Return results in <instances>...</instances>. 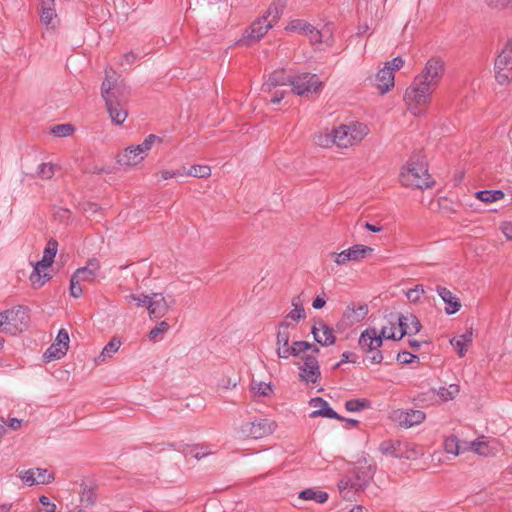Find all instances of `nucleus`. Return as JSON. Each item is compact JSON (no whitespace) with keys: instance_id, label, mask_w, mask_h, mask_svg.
Segmentation results:
<instances>
[{"instance_id":"nucleus-1","label":"nucleus","mask_w":512,"mask_h":512,"mask_svg":"<svg viewBox=\"0 0 512 512\" xmlns=\"http://www.w3.org/2000/svg\"><path fill=\"white\" fill-rule=\"evenodd\" d=\"M128 95L129 87L121 76L115 73L106 75L101 85V96L112 124L122 125L126 121Z\"/></svg>"},{"instance_id":"nucleus-2","label":"nucleus","mask_w":512,"mask_h":512,"mask_svg":"<svg viewBox=\"0 0 512 512\" xmlns=\"http://www.w3.org/2000/svg\"><path fill=\"white\" fill-rule=\"evenodd\" d=\"M157 143H161V139L154 134H149L141 143L130 144L120 150L115 156V162L125 171L139 169Z\"/></svg>"},{"instance_id":"nucleus-3","label":"nucleus","mask_w":512,"mask_h":512,"mask_svg":"<svg viewBox=\"0 0 512 512\" xmlns=\"http://www.w3.org/2000/svg\"><path fill=\"white\" fill-rule=\"evenodd\" d=\"M283 3H273L269 6L266 13L255 20L249 28L245 30L239 43L250 46L258 42L280 19L283 13Z\"/></svg>"},{"instance_id":"nucleus-4","label":"nucleus","mask_w":512,"mask_h":512,"mask_svg":"<svg viewBox=\"0 0 512 512\" xmlns=\"http://www.w3.org/2000/svg\"><path fill=\"white\" fill-rule=\"evenodd\" d=\"M399 181L403 186L411 189L429 188L433 183L426 165L416 159H409L403 165Z\"/></svg>"},{"instance_id":"nucleus-5","label":"nucleus","mask_w":512,"mask_h":512,"mask_svg":"<svg viewBox=\"0 0 512 512\" xmlns=\"http://www.w3.org/2000/svg\"><path fill=\"white\" fill-rule=\"evenodd\" d=\"M383 339H402V337H399L398 323L396 324V321H387L385 325H382L379 332L376 328L365 329L359 337L358 344L363 351H373L382 346Z\"/></svg>"},{"instance_id":"nucleus-6","label":"nucleus","mask_w":512,"mask_h":512,"mask_svg":"<svg viewBox=\"0 0 512 512\" xmlns=\"http://www.w3.org/2000/svg\"><path fill=\"white\" fill-rule=\"evenodd\" d=\"M433 91V89L413 81L404 94L407 111L415 117L425 116L431 105Z\"/></svg>"},{"instance_id":"nucleus-7","label":"nucleus","mask_w":512,"mask_h":512,"mask_svg":"<svg viewBox=\"0 0 512 512\" xmlns=\"http://www.w3.org/2000/svg\"><path fill=\"white\" fill-rule=\"evenodd\" d=\"M277 423L267 418H254L234 427L235 437L241 440L261 439L273 434Z\"/></svg>"},{"instance_id":"nucleus-8","label":"nucleus","mask_w":512,"mask_h":512,"mask_svg":"<svg viewBox=\"0 0 512 512\" xmlns=\"http://www.w3.org/2000/svg\"><path fill=\"white\" fill-rule=\"evenodd\" d=\"M290 341V331L289 325L287 323H282L279 326L277 333V355L280 358L287 359L290 356H301L303 353L307 351H313L314 353H319V348L315 345L306 342V341H296L293 344L289 345Z\"/></svg>"},{"instance_id":"nucleus-9","label":"nucleus","mask_w":512,"mask_h":512,"mask_svg":"<svg viewBox=\"0 0 512 512\" xmlns=\"http://www.w3.org/2000/svg\"><path fill=\"white\" fill-rule=\"evenodd\" d=\"M336 128V146L339 148H350L361 143L370 133L369 126L360 121H350L340 124Z\"/></svg>"},{"instance_id":"nucleus-10","label":"nucleus","mask_w":512,"mask_h":512,"mask_svg":"<svg viewBox=\"0 0 512 512\" xmlns=\"http://www.w3.org/2000/svg\"><path fill=\"white\" fill-rule=\"evenodd\" d=\"M30 317L28 311L23 307L0 312V332L16 335L27 329Z\"/></svg>"},{"instance_id":"nucleus-11","label":"nucleus","mask_w":512,"mask_h":512,"mask_svg":"<svg viewBox=\"0 0 512 512\" xmlns=\"http://www.w3.org/2000/svg\"><path fill=\"white\" fill-rule=\"evenodd\" d=\"M100 269V261L96 258L89 259L84 267L78 268L70 280V294L79 298L83 293L81 284L93 283L98 277Z\"/></svg>"},{"instance_id":"nucleus-12","label":"nucleus","mask_w":512,"mask_h":512,"mask_svg":"<svg viewBox=\"0 0 512 512\" xmlns=\"http://www.w3.org/2000/svg\"><path fill=\"white\" fill-rule=\"evenodd\" d=\"M292 92L301 97H310L323 89L324 83L316 74L302 73L290 81Z\"/></svg>"},{"instance_id":"nucleus-13","label":"nucleus","mask_w":512,"mask_h":512,"mask_svg":"<svg viewBox=\"0 0 512 512\" xmlns=\"http://www.w3.org/2000/svg\"><path fill=\"white\" fill-rule=\"evenodd\" d=\"M495 79L500 85L512 82V41L508 42L494 62Z\"/></svg>"},{"instance_id":"nucleus-14","label":"nucleus","mask_w":512,"mask_h":512,"mask_svg":"<svg viewBox=\"0 0 512 512\" xmlns=\"http://www.w3.org/2000/svg\"><path fill=\"white\" fill-rule=\"evenodd\" d=\"M374 249L363 244H355L341 252H331L329 257L337 266H345L350 262L359 263L372 255Z\"/></svg>"},{"instance_id":"nucleus-15","label":"nucleus","mask_w":512,"mask_h":512,"mask_svg":"<svg viewBox=\"0 0 512 512\" xmlns=\"http://www.w3.org/2000/svg\"><path fill=\"white\" fill-rule=\"evenodd\" d=\"M443 73V61L438 58H431L427 61L422 72L414 79V82L434 90L439 85Z\"/></svg>"},{"instance_id":"nucleus-16","label":"nucleus","mask_w":512,"mask_h":512,"mask_svg":"<svg viewBox=\"0 0 512 512\" xmlns=\"http://www.w3.org/2000/svg\"><path fill=\"white\" fill-rule=\"evenodd\" d=\"M176 300L171 295L163 293H151L148 305V315L150 319H158L165 317L170 310L173 309Z\"/></svg>"},{"instance_id":"nucleus-17","label":"nucleus","mask_w":512,"mask_h":512,"mask_svg":"<svg viewBox=\"0 0 512 512\" xmlns=\"http://www.w3.org/2000/svg\"><path fill=\"white\" fill-rule=\"evenodd\" d=\"M70 344V337L66 329L62 328L58 331V334L54 342L48 347L43 354L45 362H51L63 358Z\"/></svg>"},{"instance_id":"nucleus-18","label":"nucleus","mask_w":512,"mask_h":512,"mask_svg":"<svg viewBox=\"0 0 512 512\" xmlns=\"http://www.w3.org/2000/svg\"><path fill=\"white\" fill-rule=\"evenodd\" d=\"M317 354L313 351H307L300 356L303 360V364L300 367V376L307 383H315L319 378L320 371L316 359Z\"/></svg>"},{"instance_id":"nucleus-19","label":"nucleus","mask_w":512,"mask_h":512,"mask_svg":"<svg viewBox=\"0 0 512 512\" xmlns=\"http://www.w3.org/2000/svg\"><path fill=\"white\" fill-rule=\"evenodd\" d=\"M426 415L421 410L414 409H397L392 413V419L404 428H410L421 424Z\"/></svg>"},{"instance_id":"nucleus-20","label":"nucleus","mask_w":512,"mask_h":512,"mask_svg":"<svg viewBox=\"0 0 512 512\" xmlns=\"http://www.w3.org/2000/svg\"><path fill=\"white\" fill-rule=\"evenodd\" d=\"M21 480L32 486V485H40V484H49L54 480L53 473L49 472L46 469L35 468L29 469L26 471H22L19 474Z\"/></svg>"},{"instance_id":"nucleus-21","label":"nucleus","mask_w":512,"mask_h":512,"mask_svg":"<svg viewBox=\"0 0 512 512\" xmlns=\"http://www.w3.org/2000/svg\"><path fill=\"white\" fill-rule=\"evenodd\" d=\"M307 37L312 45L331 46L334 43L333 28L330 24L316 29L311 25Z\"/></svg>"},{"instance_id":"nucleus-22","label":"nucleus","mask_w":512,"mask_h":512,"mask_svg":"<svg viewBox=\"0 0 512 512\" xmlns=\"http://www.w3.org/2000/svg\"><path fill=\"white\" fill-rule=\"evenodd\" d=\"M373 86L381 95L390 92L395 86L394 74L388 67H382L377 71L372 79Z\"/></svg>"},{"instance_id":"nucleus-23","label":"nucleus","mask_w":512,"mask_h":512,"mask_svg":"<svg viewBox=\"0 0 512 512\" xmlns=\"http://www.w3.org/2000/svg\"><path fill=\"white\" fill-rule=\"evenodd\" d=\"M312 334L315 341L322 346H331L336 341L333 329L322 320L312 326Z\"/></svg>"},{"instance_id":"nucleus-24","label":"nucleus","mask_w":512,"mask_h":512,"mask_svg":"<svg viewBox=\"0 0 512 512\" xmlns=\"http://www.w3.org/2000/svg\"><path fill=\"white\" fill-rule=\"evenodd\" d=\"M399 337L418 333L422 325L419 319L413 314L401 315L397 319Z\"/></svg>"},{"instance_id":"nucleus-25","label":"nucleus","mask_w":512,"mask_h":512,"mask_svg":"<svg viewBox=\"0 0 512 512\" xmlns=\"http://www.w3.org/2000/svg\"><path fill=\"white\" fill-rule=\"evenodd\" d=\"M310 407L313 409L310 414L311 418L316 417H326L337 420H343V417L339 416L330 406L329 404L320 397H316L310 400Z\"/></svg>"},{"instance_id":"nucleus-26","label":"nucleus","mask_w":512,"mask_h":512,"mask_svg":"<svg viewBox=\"0 0 512 512\" xmlns=\"http://www.w3.org/2000/svg\"><path fill=\"white\" fill-rule=\"evenodd\" d=\"M436 291H437L438 296L445 303L444 310H445L446 314L452 315V314L457 313L461 309L462 304H461L460 299L448 288L443 287V286H438Z\"/></svg>"},{"instance_id":"nucleus-27","label":"nucleus","mask_w":512,"mask_h":512,"mask_svg":"<svg viewBox=\"0 0 512 512\" xmlns=\"http://www.w3.org/2000/svg\"><path fill=\"white\" fill-rule=\"evenodd\" d=\"M471 450L481 456H495L500 447L495 439L485 440L482 437L471 443Z\"/></svg>"},{"instance_id":"nucleus-28","label":"nucleus","mask_w":512,"mask_h":512,"mask_svg":"<svg viewBox=\"0 0 512 512\" xmlns=\"http://www.w3.org/2000/svg\"><path fill=\"white\" fill-rule=\"evenodd\" d=\"M250 392L253 399L260 401L264 398H271L274 395V386L270 381L266 382L259 379H252Z\"/></svg>"},{"instance_id":"nucleus-29","label":"nucleus","mask_w":512,"mask_h":512,"mask_svg":"<svg viewBox=\"0 0 512 512\" xmlns=\"http://www.w3.org/2000/svg\"><path fill=\"white\" fill-rule=\"evenodd\" d=\"M121 345L122 341L120 340V338H111V340L104 346L101 353L95 358V364L101 365L106 363L108 360L112 359L120 349Z\"/></svg>"},{"instance_id":"nucleus-30","label":"nucleus","mask_w":512,"mask_h":512,"mask_svg":"<svg viewBox=\"0 0 512 512\" xmlns=\"http://www.w3.org/2000/svg\"><path fill=\"white\" fill-rule=\"evenodd\" d=\"M50 278V267L37 262L34 265V270L30 275L31 285L35 289L41 288L48 280H50Z\"/></svg>"},{"instance_id":"nucleus-31","label":"nucleus","mask_w":512,"mask_h":512,"mask_svg":"<svg viewBox=\"0 0 512 512\" xmlns=\"http://www.w3.org/2000/svg\"><path fill=\"white\" fill-rule=\"evenodd\" d=\"M473 340V331L472 329L467 330L465 333L458 335L450 340V344L456 350L459 357H464L468 350V347L471 345Z\"/></svg>"},{"instance_id":"nucleus-32","label":"nucleus","mask_w":512,"mask_h":512,"mask_svg":"<svg viewBox=\"0 0 512 512\" xmlns=\"http://www.w3.org/2000/svg\"><path fill=\"white\" fill-rule=\"evenodd\" d=\"M291 79H289L284 70H276L274 71L268 78V80L262 85L263 92L271 93L273 89L278 86H284L288 82L290 83Z\"/></svg>"},{"instance_id":"nucleus-33","label":"nucleus","mask_w":512,"mask_h":512,"mask_svg":"<svg viewBox=\"0 0 512 512\" xmlns=\"http://www.w3.org/2000/svg\"><path fill=\"white\" fill-rule=\"evenodd\" d=\"M368 309L366 306L360 305L358 307H348L343 314L342 321L346 325H354L362 321L367 315Z\"/></svg>"},{"instance_id":"nucleus-34","label":"nucleus","mask_w":512,"mask_h":512,"mask_svg":"<svg viewBox=\"0 0 512 512\" xmlns=\"http://www.w3.org/2000/svg\"><path fill=\"white\" fill-rule=\"evenodd\" d=\"M336 128L325 129L314 136V143L320 147L328 148L336 146Z\"/></svg>"},{"instance_id":"nucleus-35","label":"nucleus","mask_w":512,"mask_h":512,"mask_svg":"<svg viewBox=\"0 0 512 512\" xmlns=\"http://www.w3.org/2000/svg\"><path fill=\"white\" fill-rule=\"evenodd\" d=\"M150 295L140 292H131L124 297V302L129 306L137 308L146 307L148 309Z\"/></svg>"},{"instance_id":"nucleus-36","label":"nucleus","mask_w":512,"mask_h":512,"mask_svg":"<svg viewBox=\"0 0 512 512\" xmlns=\"http://www.w3.org/2000/svg\"><path fill=\"white\" fill-rule=\"evenodd\" d=\"M311 24L303 19H292L285 26L284 30L287 33H299L307 36Z\"/></svg>"},{"instance_id":"nucleus-37","label":"nucleus","mask_w":512,"mask_h":512,"mask_svg":"<svg viewBox=\"0 0 512 512\" xmlns=\"http://www.w3.org/2000/svg\"><path fill=\"white\" fill-rule=\"evenodd\" d=\"M292 309L287 314V318L293 320V321H300L302 319H305L306 313L303 308V301L301 300L300 296H296L292 299L291 302Z\"/></svg>"},{"instance_id":"nucleus-38","label":"nucleus","mask_w":512,"mask_h":512,"mask_svg":"<svg viewBox=\"0 0 512 512\" xmlns=\"http://www.w3.org/2000/svg\"><path fill=\"white\" fill-rule=\"evenodd\" d=\"M58 250V243L57 241L51 239L48 241L44 252L42 259L38 261V263L51 267L52 263L54 262V258L56 256Z\"/></svg>"},{"instance_id":"nucleus-39","label":"nucleus","mask_w":512,"mask_h":512,"mask_svg":"<svg viewBox=\"0 0 512 512\" xmlns=\"http://www.w3.org/2000/svg\"><path fill=\"white\" fill-rule=\"evenodd\" d=\"M184 175L196 177V178H209L212 170L208 165L197 164L192 165L188 170L183 167Z\"/></svg>"},{"instance_id":"nucleus-40","label":"nucleus","mask_w":512,"mask_h":512,"mask_svg":"<svg viewBox=\"0 0 512 512\" xmlns=\"http://www.w3.org/2000/svg\"><path fill=\"white\" fill-rule=\"evenodd\" d=\"M505 196L504 192L501 190H484V191H478L475 193V197L484 203H493L496 201H499L503 199Z\"/></svg>"},{"instance_id":"nucleus-41","label":"nucleus","mask_w":512,"mask_h":512,"mask_svg":"<svg viewBox=\"0 0 512 512\" xmlns=\"http://www.w3.org/2000/svg\"><path fill=\"white\" fill-rule=\"evenodd\" d=\"M238 383L239 377L237 375H225L219 380L217 384V391L219 393H226L236 388Z\"/></svg>"},{"instance_id":"nucleus-42","label":"nucleus","mask_w":512,"mask_h":512,"mask_svg":"<svg viewBox=\"0 0 512 512\" xmlns=\"http://www.w3.org/2000/svg\"><path fill=\"white\" fill-rule=\"evenodd\" d=\"M299 498L303 500H314L317 503H324L328 499V494L321 490L306 489L299 493Z\"/></svg>"},{"instance_id":"nucleus-43","label":"nucleus","mask_w":512,"mask_h":512,"mask_svg":"<svg viewBox=\"0 0 512 512\" xmlns=\"http://www.w3.org/2000/svg\"><path fill=\"white\" fill-rule=\"evenodd\" d=\"M170 326L166 321H161L156 324L154 328L148 333V339L151 342H157L164 338V335L169 331Z\"/></svg>"},{"instance_id":"nucleus-44","label":"nucleus","mask_w":512,"mask_h":512,"mask_svg":"<svg viewBox=\"0 0 512 512\" xmlns=\"http://www.w3.org/2000/svg\"><path fill=\"white\" fill-rule=\"evenodd\" d=\"M182 176H184L183 168L181 170L161 169L155 174L158 182H164Z\"/></svg>"},{"instance_id":"nucleus-45","label":"nucleus","mask_w":512,"mask_h":512,"mask_svg":"<svg viewBox=\"0 0 512 512\" xmlns=\"http://www.w3.org/2000/svg\"><path fill=\"white\" fill-rule=\"evenodd\" d=\"M460 392L459 386L456 384H451L448 387H442L438 391V396L443 401H449L454 399Z\"/></svg>"},{"instance_id":"nucleus-46","label":"nucleus","mask_w":512,"mask_h":512,"mask_svg":"<svg viewBox=\"0 0 512 512\" xmlns=\"http://www.w3.org/2000/svg\"><path fill=\"white\" fill-rule=\"evenodd\" d=\"M80 502L86 507L93 505L95 502V493L93 489L88 488L87 486L82 487L80 491Z\"/></svg>"},{"instance_id":"nucleus-47","label":"nucleus","mask_w":512,"mask_h":512,"mask_svg":"<svg viewBox=\"0 0 512 512\" xmlns=\"http://www.w3.org/2000/svg\"><path fill=\"white\" fill-rule=\"evenodd\" d=\"M444 449L447 453L457 456L459 454V440L455 436H449L444 440Z\"/></svg>"},{"instance_id":"nucleus-48","label":"nucleus","mask_w":512,"mask_h":512,"mask_svg":"<svg viewBox=\"0 0 512 512\" xmlns=\"http://www.w3.org/2000/svg\"><path fill=\"white\" fill-rule=\"evenodd\" d=\"M424 293V287L422 285H416L414 288L409 289L406 292V296L411 303H418L421 300Z\"/></svg>"},{"instance_id":"nucleus-49","label":"nucleus","mask_w":512,"mask_h":512,"mask_svg":"<svg viewBox=\"0 0 512 512\" xmlns=\"http://www.w3.org/2000/svg\"><path fill=\"white\" fill-rule=\"evenodd\" d=\"M397 446H399L398 442L384 441L380 444L379 449L383 454L399 457L397 454Z\"/></svg>"},{"instance_id":"nucleus-50","label":"nucleus","mask_w":512,"mask_h":512,"mask_svg":"<svg viewBox=\"0 0 512 512\" xmlns=\"http://www.w3.org/2000/svg\"><path fill=\"white\" fill-rule=\"evenodd\" d=\"M74 127L70 124H60L52 128L51 132L57 137H66L73 133Z\"/></svg>"},{"instance_id":"nucleus-51","label":"nucleus","mask_w":512,"mask_h":512,"mask_svg":"<svg viewBox=\"0 0 512 512\" xmlns=\"http://www.w3.org/2000/svg\"><path fill=\"white\" fill-rule=\"evenodd\" d=\"M365 407H367L366 400L351 399V400L346 401V403H345V408L349 412H357Z\"/></svg>"},{"instance_id":"nucleus-52","label":"nucleus","mask_w":512,"mask_h":512,"mask_svg":"<svg viewBox=\"0 0 512 512\" xmlns=\"http://www.w3.org/2000/svg\"><path fill=\"white\" fill-rule=\"evenodd\" d=\"M56 17L55 7L50 6H42L41 19L46 25L52 24L54 18Z\"/></svg>"},{"instance_id":"nucleus-53","label":"nucleus","mask_w":512,"mask_h":512,"mask_svg":"<svg viewBox=\"0 0 512 512\" xmlns=\"http://www.w3.org/2000/svg\"><path fill=\"white\" fill-rule=\"evenodd\" d=\"M54 165L51 163H42L38 167V175L44 179H50L54 175Z\"/></svg>"},{"instance_id":"nucleus-54","label":"nucleus","mask_w":512,"mask_h":512,"mask_svg":"<svg viewBox=\"0 0 512 512\" xmlns=\"http://www.w3.org/2000/svg\"><path fill=\"white\" fill-rule=\"evenodd\" d=\"M39 502L42 508H39L37 512H56V504L52 503L47 496H40Z\"/></svg>"},{"instance_id":"nucleus-55","label":"nucleus","mask_w":512,"mask_h":512,"mask_svg":"<svg viewBox=\"0 0 512 512\" xmlns=\"http://www.w3.org/2000/svg\"><path fill=\"white\" fill-rule=\"evenodd\" d=\"M405 64V60L402 57H395L391 61L385 63L384 67H388L389 70L395 74L396 71H399Z\"/></svg>"},{"instance_id":"nucleus-56","label":"nucleus","mask_w":512,"mask_h":512,"mask_svg":"<svg viewBox=\"0 0 512 512\" xmlns=\"http://www.w3.org/2000/svg\"><path fill=\"white\" fill-rule=\"evenodd\" d=\"M499 230L507 241H512V220L502 221L499 225Z\"/></svg>"},{"instance_id":"nucleus-57","label":"nucleus","mask_w":512,"mask_h":512,"mask_svg":"<svg viewBox=\"0 0 512 512\" xmlns=\"http://www.w3.org/2000/svg\"><path fill=\"white\" fill-rule=\"evenodd\" d=\"M486 4L493 9H505L511 7L512 0H485Z\"/></svg>"},{"instance_id":"nucleus-58","label":"nucleus","mask_w":512,"mask_h":512,"mask_svg":"<svg viewBox=\"0 0 512 512\" xmlns=\"http://www.w3.org/2000/svg\"><path fill=\"white\" fill-rule=\"evenodd\" d=\"M366 353H372L371 356L368 357V360L371 364H379L382 362L383 360V355L382 353L379 351V349L377 350H373V351H365Z\"/></svg>"},{"instance_id":"nucleus-59","label":"nucleus","mask_w":512,"mask_h":512,"mask_svg":"<svg viewBox=\"0 0 512 512\" xmlns=\"http://www.w3.org/2000/svg\"><path fill=\"white\" fill-rule=\"evenodd\" d=\"M270 94H272L270 101L273 104L280 103V101L285 97V91L284 90H275L274 91V89H273Z\"/></svg>"},{"instance_id":"nucleus-60","label":"nucleus","mask_w":512,"mask_h":512,"mask_svg":"<svg viewBox=\"0 0 512 512\" xmlns=\"http://www.w3.org/2000/svg\"><path fill=\"white\" fill-rule=\"evenodd\" d=\"M325 304H326L325 298L321 297V296H317L312 303V307L314 309H321L325 306Z\"/></svg>"},{"instance_id":"nucleus-61","label":"nucleus","mask_w":512,"mask_h":512,"mask_svg":"<svg viewBox=\"0 0 512 512\" xmlns=\"http://www.w3.org/2000/svg\"><path fill=\"white\" fill-rule=\"evenodd\" d=\"M137 59V55L134 52H128L123 56V60L126 64L131 65Z\"/></svg>"},{"instance_id":"nucleus-62","label":"nucleus","mask_w":512,"mask_h":512,"mask_svg":"<svg viewBox=\"0 0 512 512\" xmlns=\"http://www.w3.org/2000/svg\"><path fill=\"white\" fill-rule=\"evenodd\" d=\"M8 426L13 429V430H17L21 427V420L17 419V418H11L9 420V424Z\"/></svg>"},{"instance_id":"nucleus-63","label":"nucleus","mask_w":512,"mask_h":512,"mask_svg":"<svg viewBox=\"0 0 512 512\" xmlns=\"http://www.w3.org/2000/svg\"><path fill=\"white\" fill-rule=\"evenodd\" d=\"M415 356L411 355L410 353H407V352H404L403 354H400L398 356V358L404 362V363H410L411 362V359L414 358Z\"/></svg>"},{"instance_id":"nucleus-64","label":"nucleus","mask_w":512,"mask_h":512,"mask_svg":"<svg viewBox=\"0 0 512 512\" xmlns=\"http://www.w3.org/2000/svg\"><path fill=\"white\" fill-rule=\"evenodd\" d=\"M365 228L373 233H378L380 231H382V227L381 226H376V225H373V224H370V223H366L365 224Z\"/></svg>"}]
</instances>
